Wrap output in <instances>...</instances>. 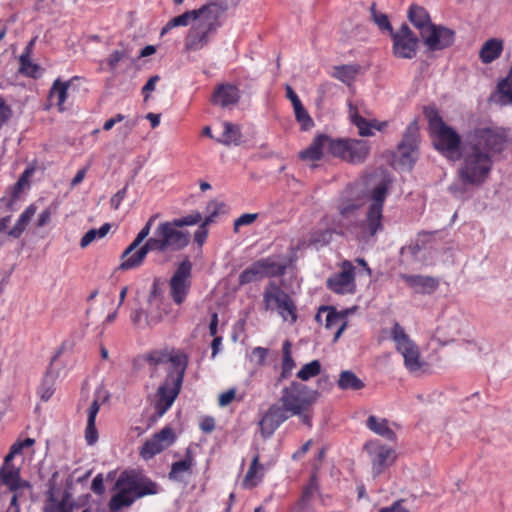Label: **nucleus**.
Instances as JSON below:
<instances>
[{"label": "nucleus", "mask_w": 512, "mask_h": 512, "mask_svg": "<svg viewBox=\"0 0 512 512\" xmlns=\"http://www.w3.org/2000/svg\"><path fill=\"white\" fill-rule=\"evenodd\" d=\"M148 308L145 310V324L149 327L160 323L166 312L161 310V302L157 297V286L153 285L152 291L148 297Z\"/></svg>", "instance_id": "obj_25"}, {"label": "nucleus", "mask_w": 512, "mask_h": 512, "mask_svg": "<svg viewBox=\"0 0 512 512\" xmlns=\"http://www.w3.org/2000/svg\"><path fill=\"white\" fill-rule=\"evenodd\" d=\"M69 87V82H60V80H56L50 90V97L57 99V106L59 110H64V103L67 99V91Z\"/></svg>", "instance_id": "obj_43"}, {"label": "nucleus", "mask_w": 512, "mask_h": 512, "mask_svg": "<svg viewBox=\"0 0 512 512\" xmlns=\"http://www.w3.org/2000/svg\"><path fill=\"white\" fill-rule=\"evenodd\" d=\"M367 427L375 434L382 436L388 440L395 438V433L388 426V421L384 418H378L374 415L368 417L366 422Z\"/></svg>", "instance_id": "obj_35"}, {"label": "nucleus", "mask_w": 512, "mask_h": 512, "mask_svg": "<svg viewBox=\"0 0 512 512\" xmlns=\"http://www.w3.org/2000/svg\"><path fill=\"white\" fill-rule=\"evenodd\" d=\"M175 441L176 435L173 429L166 426L143 444L140 455L145 460L152 459L155 455L170 447Z\"/></svg>", "instance_id": "obj_18"}, {"label": "nucleus", "mask_w": 512, "mask_h": 512, "mask_svg": "<svg viewBox=\"0 0 512 512\" xmlns=\"http://www.w3.org/2000/svg\"><path fill=\"white\" fill-rule=\"evenodd\" d=\"M364 450L370 458L372 472L375 476L380 475L396 459L395 450L382 444L379 440L368 441L364 445Z\"/></svg>", "instance_id": "obj_15"}, {"label": "nucleus", "mask_w": 512, "mask_h": 512, "mask_svg": "<svg viewBox=\"0 0 512 512\" xmlns=\"http://www.w3.org/2000/svg\"><path fill=\"white\" fill-rule=\"evenodd\" d=\"M148 240L154 251L160 253L176 252L188 245L190 235L186 231L179 230V227L173 221H165L156 227L152 237Z\"/></svg>", "instance_id": "obj_8"}, {"label": "nucleus", "mask_w": 512, "mask_h": 512, "mask_svg": "<svg viewBox=\"0 0 512 512\" xmlns=\"http://www.w3.org/2000/svg\"><path fill=\"white\" fill-rule=\"evenodd\" d=\"M353 270L352 265L345 262L343 270L328 279L327 285L329 289L338 294L354 293L356 285Z\"/></svg>", "instance_id": "obj_19"}, {"label": "nucleus", "mask_w": 512, "mask_h": 512, "mask_svg": "<svg viewBox=\"0 0 512 512\" xmlns=\"http://www.w3.org/2000/svg\"><path fill=\"white\" fill-rule=\"evenodd\" d=\"M172 221L174 222L175 225L181 228L183 226H191L200 223L202 221V215L199 212H193L187 216L174 219Z\"/></svg>", "instance_id": "obj_54"}, {"label": "nucleus", "mask_w": 512, "mask_h": 512, "mask_svg": "<svg viewBox=\"0 0 512 512\" xmlns=\"http://www.w3.org/2000/svg\"><path fill=\"white\" fill-rule=\"evenodd\" d=\"M388 188L389 181L387 179H382L368 194V199L371 203L366 214V219L360 226V236L363 239L374 236L383 228L382 212Z\"/></svg>", "instance_id": "obj_7"}, {"label": "nucleus", "mask_w": 512, "mask_h": 512, "mask_svg": "<svg viewBox=\"0 0 512 512\" xmlns=\"http://www.w3.org/2000/svg\"><path fill=\"white\" fill-rule=\"evenodd\" d=\"M150 377L165 374L164 381L159 385L155 395V412L162 417L173 405L180 393L184 374L187 368V357L174 350H155L146 354Z\"/></svg>", "instance_id": "obj_1"}, {"label": "nucleus", "mask_w": 512, "mask_h": 512, "mask_svg": "<svg viewBox=\"0 0 512 512\" xmlns=\"http://www.w3.org/2000/svg\"><path fill=\"white\" fill-rule=\"evenodd\" d=\"M267 355H268L267 348L255 347L250 354V361L257 365H263Z\"/></svg>", "instance_id": "obj_56"}, {"label": "nucleus", "mask_w": 512, "mask_h": 512, "mask_svg": "<svg viewBox=\"0 0 512 512\" xmlns=\"http://www.w3.org/2000/svg\"><path fill=\"white\" fill-rule=\"evenodd\" d=\"M263 303L266 310H279L284 320L291 317V321L296 320L295 305L279 286L274 282H270L263 293Z\"/></svg>", "instance_id": "obj_12"}, {"label": "nucleus", "mask_w": 512, "mask_h": 512, "mask_svg": "<svg viewBox=\"0 0 512 512\" xmlns=\"http://www.w3.org/2000/svg\"><path fill=\"white\" fill-rule=\"evenodd\" d=\"M360 71L359 65H342L334 67L332 76L341 82L350 85Z\"/></svg>", "instance_id": "obj_37"}, {"label": "nucleus", "mask_w": 512, "mask_h": 512, "mask_svg": "<svg viewBox=\"0 0 512 512\" xmlns=\"http://www.w3.org/2000/svg\"><path fill=\"white\" fill-rule=\"evenodd\" d=\"M293 109L296 120L301 124L303 130H308L311 127H313L314 122L310 115L308 114L307 110L302 105V103L293 107Z\"/></svg>", "instance_id": "obj_48"}, {"label": "nucleus", "mask_w": 512, "mask_h": 512, "mask_svg": "<svg viewBox=\"0 0 512 512\" xmlns=\"http://www.w3.org/2000/svg\"><path fill=\"white\" fill-rule=\"evenodd\" d=\"M20 72L30 76V77H36L37 71H38V65L32 63L30 61L29 52L23 53L20 56Z\"/></svg>", "instance_id": "obj_50"}, {"label": "nucleus", "mask_w": 512, "mask_h": 512, "mask_svg": "<svg viewBox=\"0 0 512 512\" xmlns=\"http://www.w3.org/2000/svg\"><path fill=\"white\" fill-rule=\"evenodd\" d=\"M99 404H98V401L95 399L89 409H88V417H87V427H86V431H85V439H86V442L89 444V445H93L97 442L98 440V433H97V429H96V426H95V419H96V416L99 412Z\"/></svg>", "instance_id": "obj_34"}, {"label": "nucleus", "mask_w": 512, "mask_h": 512, "mask_svg": "<svg viewBox=\"0 0 512 512\" xmlns=\"http://www.w3.org/2000/svg\"><path fill=\"white\" fill-rule=\"evenodd\" d=\"M237 0H219L200 19L192 24L184 39L185 52H197L209 45L222 25V18Z\"/></svg>", "instance_id": "obj_3"}, {"label": "nucleus", "mask_w": 512, "mask_h": 512, "mask_svg": "<svg viewBox=\"0 0 512 512\" xmlns=\"http://www.w3.org/2000/svg\"><path fill=\"white\" fill-rule=\"evenodd\" d=\"M158 217V214H155L151 216L148 221L145 223L143 228L139 231L135 239L131 242V244L128 246V251L132 249H137L143 241L149 236L151 228L153 226L154 221Z\"/></svg>", "instance_id": "obj_45"}, {"label": "nucleus", "mask_w": 512, "mask_h": 512, "mask_svg": "<svg viewBox=\"0 0 512 512\" xmlns=\"http://www.w3.org/2000/svg\"><path fill=\"white\" fill-rule=\"evenodd\" d=\"M400 277L417 293L430 294L439 286V280L431 276L401 274Z\"/></svg>", "instance_id": "obj_24"}, {"label": "nucleus", "mask_w": 512, "mask_h": 512, "mask_svg": "<svg viewBox=\"0 0 512 512\" xmlns=\"http://www.w3.org/2000/svg\"><path fill=\"white\" fill-rule=\"evenodd\" d=\"M192 265L189 261L181 262L169 281V293L176 305H181L191 288Z\"/></svg>", "instance_id": "obj_14"}, {"label": "nucleus", "mask_w": 512, "mask_h": 512, "mask_svg": "<svg viewBox=\"0 0 512 512\" xmlns=\"http://www.w3.org/2000/svg\"><path fill=\"white\" fill-rule=\"evenodd\" d=\"M427 116L429 128L434 138L435 148L448 158L454 159L458 157L461 143L458 133L453 128L446 125L437 112L430 111Z\"/></svg>", "instance_id": "obj_9"}, {"label": "nucleus", "mask_w": 512, "mask_h": 512, "mask_svg": "<svg viewBox=\"0 0 512 512\" xmlns=\"http://www.w3.org/2000/svg\"><path fill=\"white\" fill-rule=\"evenodd\" d=\"M54 393V381L51 376L46 375L39 388V395L42 400L48 401Z\"/></svg>", "instance_id": "obj_52"}, {"label": "nucleus", "mask_w": 512, "mask_h": 512, "mask_svg": "<svg viewBox=\"0 0 512 512\" xmlns=\"http://www.w3.org/2000/svg\"><path fill=\"white\" fill-rule=\"evenodd\" d=\"M0 479L12 491L22 487H29L28 483L21 481L19 468L15 467L11 462H6V459H4V464L0 470Z\"/></svg>", "instance_id": "obj_26"}, {"label": "nucleus", "mask_w": 512, "mask_h": 512, "mask_svg": "<svg viewBox=\"0 0 512 512\" xmlns=\"http://www.w3.org/2000/svg\"><path fill=\"white\" fill-rule=\"evenodd\" d=\"M46 512H73V502L69 493L50 487L45 502Z\"/></svg>", "instance_id": "obj_21"}, {"label": "nucleus", "mask_w": 512, "mask_h": 512, "mask_svg": "<svg viewBox=\"0 0 512 512\" xmlns=\"http://www.w3.org/2000/svg\"><path fill=\"white\" fill-rule=\"evenodd\" d=\"M143 315L145 316V311L143 309H136L134 311H132L131 313V321L132 323L138 327V328H146L148 327L146 324H145V318L143 319Z\"/></svg>", "instance_id": "obj_58"}, {"label": "nucleus", "mask_w": 512, "mask_h": 512, "mask_svg": "<svg viewBox=\"0 0 512 512\" xmlns=\"http://www.w3.org/2000/svg\"><path fill=\"white\" fill-rule=\"evenodd\" d=\"M23 444L21 441L15 442L11 447L9 453L5 456L6 462H11L12 459L20 454L23 450Z\"/></svg>", "instance_id": "obj_63"}, {"label": "nucleus", "mask_w": 512, "mask_h": 512, "mask_svg": "<svg viewBox=\"0 0 512 512\" xmlns=\"http://www.w3.org/2000/svg\"><path fill=\"white\" fill-rule=\"evenodd\" d=\"M316 491H317V482L315 480V477L312 476L310 483L303 491L302 501H304V502L308 501Z\"/></svg>", "instance_id": "obj_62"}, {"label": "nucleus", "mask_w": 512, "mask_h": 512, "mask_svg": "<svg viewBox=\"0 0 512 512\" xmlns=\"http://www.w3.org/2000/svg\"><path fill=\"white\" fill-rule=\"evenodd\" d=\"M326 142L327 135H318L306 149L300 152V157L308 161L320 160L327 154Z\"/></svg>", "instance_id": "obj_29"}, {"label": "nucleus", "mask_w": 512, "mask_h": 512, "mask_svg": "<svg viewBox=\"0 0 512 512\" xmlns=\"http://www.w3.org/2000/svg\"><path fill=\"white\" fill-rule=\"evenodd\" d=\"M239 99L240 92L236 86L221 84L215 89L211 100L215 105H219L222 108H229L230 106L236 105Z\"/></svg>", "instance_id": "obj_22"}, {"label": "nucleus", "mask_w": 512, "mask_h": 512, "mask_svg": "<svg viewBox=\"0 0 512 512\" xmlns=\"http://www.w3.org/2000/svg\"><path fill=\"white\" fill-rule=\"evenodd\" d=\"M400 154V163L404 167L411 168L417 158V149L398 148Z\"/></svg>", "instance_id": "obj_51"}, {"label": "nucleus", "mask_w": 512, "mask_h": 512, "mask_svg": "<svg viewBox=\"0 0 512 512\" xmlns=\"http://www.w3.org/2000/svg\"><path fill=\"white\" fill-rule=\"evenodd\" d=\"M225 205L222 202L218 201H210L206 207L207 215L203 219L204 225H209L214 222V219L220 214L224 212Z\"/></svg>", "instance_id": "obj_47"}, {"label": "nucleus", "mask_w": 512, "mask_h": 512, "mask_svg": "<svg viewBox=\"0 0 512 512\" xmlns=\"http://www.w3.org/2000/svg\"><path fill=\"white\" fill-rule=\"evenodd\" d=\"M420 37L429 51H438L454 43L455 32L445 26L432 24Z\"/></svg>", "instance_id": "obj_17"}, {"label": "nucleus", "mask_w": 512, "mask_h": 512, "mask_svg": "<svg viewBox=\"0 0 512 512\" xmlns=\"http://www.w3.org/2000/svg\"><path fill=\"white\" fill-rule=\"evenodd\" d=\"M321 372V364L318 360H313L305 364L297 373V377L302 381H307L317 376Z\"/></svg>", "instance_id": "obj_46"}, {"label": "nucleus", "mask_w": 512, "mask_h": 512, "mask_svg": "<svg viewBox=\"0 0 512 512\" xmlns=\"http://www.w3.org/2000/svg\"><path fill=\"white\" fill-rule=\"evenodd\" d=\"M151 251L154 250L148 239L145 242V244H143L142 246L140 245L137 249H132L128 251L127 247L121 255L122 262L119 268L121 270H130L141 266L147 254Z\"/></svg>", "instance_id": "obj_20"}, {"label": "nucleus", "mask_w": 512, "mask_h": 512, "mask_svg": "<svg viewBox=\"0 0 512 512\" xmlns=\"http://www.w3.org/2000/svg\"><path fill=\"white\" fill-rule=\"evenodd\" d=\"M393 53L396 57L402 59H412L415 57L418 46V38L408 27L403 24L398 31L392 32Z\"/></svg>", "instance_id": "obj_16"}, {"label": "nucleus", "mask_w": 512, "mask_h": 512, "mask_svg": "<svg viewBox=\"0 0 512 512\" xmlns=\"http://www.w3.org/2000/svg\"><path fill=\"white\" fill-rule=\"evenodd\" d=\"M338 386L343 390H360L364 387V383L352 371H342L339 379Z\"/></svg>", "instance_id": "obj_40"}, {"label": "nucleus", "mask_w": 512, "mask_h": 512, "mask_svg": "<svg viewBox=\"0 0 512 512\" xmlns=\"http://www.w3.org/2000/svg\"><path fill=\"white\" fill-rule=\"evenodd\" d=\"M117 490L109 502L112 512L129 507L137 498L157 493V485L134 472H123L115 484Z\"/></svg>", "instance_id": "obj_5"}, {"label": "nucleus", "mask_w": 512, "mask_h": 512, "mask_svg": "<svg viewBox=\"0 0 512 512\" xmlns=\"http://www.w3.org/2000/svg\"><path fill=\"white\" fill-rule=\"evenodd\" d=\"M350 118H351V121L353 122V124L359 129V134L361 136H370V135H372L371 128L381 130L382 126L384 125V124L377 125L376 121L368 122L366 119H364L363 117H361L358 114L356 108H354L351 104H350Z\"/></svg>", "instance_id": "obj_36"}, {"label": "nucleus", "mask_w": 512, "mask_h": 512, "mask_svg": "<svg viewBox=\"0 0 512 512\" xmlns=\"http://www.w3.org/2000/svg\"><path fill=\"white\" fill-rule=\"evenodd\" d=\"M257 217L258 215L255 213H246L241 215L234 221V231L238 232L241 226L252 224L257 219Z\"/></svg>", "instance_id": "obj_57"}, {"label": "nucleus", "mask_w": 512, "mask_h": 512, "mask_svg": "<svg viewBox=\"0 0 512 512\" xmlns=\"http://www.w3.org/2000/svg\"><path fill=\"white\" fill-rule=\"evenodd\" d=\"M502 50V41L493 38L483 44L479 57L483 63L487 64L497 59L501 55Z\"/></svg>", "instance_id": "obj_33"}, {"label": "nucleus", "mask_w": 512, "mask_h": 512, "mask_svg": "<svg viewBox=\"0 0 512 512\" xmlns=\"http://www.w3.org/2000/svg\"><path fill=\"white\" fill-rule=\"evenodd\" d=\"M110 228V224L105 223L99 229H91L87 231L80 241L81 248H86L96 239L104 238L108 234Z\"/></svg>", "instance_id": "obj_44"}, {"label": "nucleus", "mask_w": 512, "mask_h": 512, "mask_svg": "<svg viewBox=\"0 0 512 512\" xmlns=\"http://www.w3.org/2000/svg\"><path fill=\"white\" fill-rule=\"evenodd\" d=\"M419 143V132L418 127L415 122L411 123L403 136L401 143L398 145V148H409L418 149Z\"/></svg>", "instance_id": "obj_42"}, {"label": "nucleus", "mask_w": 512, "mask_h": 512, "mask_svg": "<svg viewBox=\"0 0 512 512\" xmlns=\"http://www.w3.org/2000/svg\"><path fill=\"white\" fill-rule=\"evenodd\" d=\"M127 193V186L119 190L116 194H114L110 199V205L114 210H117L123 199L125 198Z\"/></svg>", "instance_id": "obj_60"}, {"label": "nucleus", "mask_w": 512, "mask_h": 512, "mask_svg": "<svg viewBox=\"0 0 512 512\" xmlns=\"http://www.w3.org/2000/svg\"><path fill=\"white\" fill-rule=\"evenodd\" d=\"M236 397V390L229 389L226 392H223L219 395L218 403L220 407H225L229 405Z\"/></svg>", "instance_id": "obj_59"}, {"label": "nucleus", "mask_w": 512, "mask_h": 512, "mask_svg": "<svg viewBox=\"0 0 512 512\" xmlns=\"http://www.w3.org/2000/svg\"><path fill=\"white\" fill-rule=\"evenodd\" d=\"M206 226L207 225H204V221H202V223L200 224V226L198 227L194 234V240L199 245H202L207 238L208 231L206 229Z\"/></svg>", "instance_id": "obj_61"}, {"label": "nucleus", "mask_w": 512, "mask_h": 512, "mask_svg": "<svg viewBox=\"0 0 512 512\" xmlns=\"http://www.w3.org/2000/svg\"><path fill=\"white\" fill-rule=\"evenodd\" d=\"M327 154L351 163L364 161L369 153L367 142L362 140L332 139L327 136Z\"/></svg>", "instance_id": "obj_11"}, {"label": "nucleus", "mask_w": 512, "mask_h": 512, "mask_svg": "<svg viewBox=\"0 0 512 512\" xmlns=\"http://www.w3.org/2000/svg\"><path fill=\"white\" fill-rule=\"evenodd\" d=\"M282 352H283L282 371H281V375L279 377V381H281L282 379L288 378L291 375L292 370L295 367V362L291 355V343L288 340L284 342Z\"/></svg>", "instance_id": "obj_41"}, {"label": "nucleus", "mask_w": 512, "mask_h": 512, "mask_svg": "<svg viewBox=\"0 0 512 512\" xmlns=\"http://www.w3.org/2000/svg\"><path fill=\"white\" fill-rule=\"evenodd\" d=\"M509 141V130L495 125L477 127L469 133L465 140L471 146L488 152L491 158L494 154L502 152Z\"/></svg>", "instance_id": "obj_6"}, {"label": "nucleus", "mask_w": 512, "mask_h": 512, "mask_svg": "<svg viewBox=\"0 0 512 512\" xmlns=\"http://www.w3.org/2000/svg\"><path fill=\"white\" fill-rule=\"evenodd\" d=\"M224 131L222 137L217 139L218 143L229 146L238 145L241 139L240 128L230 122L223 123Z\"/></svg>", "instance_id": "obj_38"}, {"label": "nucleus", "mask_w": 512, "mask_h": 512, "mask_svg": "<svg viewBox=\"0 0 512 512\" xmlns=\"http://www.w3.org/2000/svg\"><path fill=\"white\" fill-rule=\"evenodd\" d=\"M323 313H325V327L327 329L337 328L334 335V340L336 341L346 328L347 322L345 316L336 312L334 309L324 308L317 314L316 318L318 321H321Z\"/></svg>", "instance_id": "obj_27"}, {"label": "nucleus", "mask_w": 512, "mask_h": 512, "mask_svg": "<svg viewBox=\"0 0 512 512\" xmlns=\"http://www.w3.org/2000/svg\"><path fill=\"white\" fill-rule=\"evenodd\" d=\"M391 336L396 345V350L402 355L405 368L413 374L424 372L428 364L422 358L419 347L410 339L406 334L404 328L398 323H395Z\"/></svg>", "instance_id": "obj_10"}, {"label": "nucleus", "mask_w": 512, "mask_h": 512, "mask_svg": "<svg viewBox=\"0 0 512 512\" xmlns=\"http://www.w3.org/2000/svg\"><path fill=\"white\" fill-rule=\"evenodd\" d=\"M11 110L5 103L4 99L0 97V125L8 120L10 117Z\"/></svg>", "instance_id": "obj_64"}, {"label": "nucleus", "mask_w": 512, "mask_h": 512, "mask_svg": "<svg viewBox=\"0 0 512 512\" xmlns=\"http://www.w3.org/2000/svg\"><path fill=\"white\" fill-rule=\"evenodd\" d=\"M319 397L316 390L309 389L306 385L293 381L282 390L279 404H273L260 420V430L264 437H269L273 432L291 416H298L301 422L311 426V407Z\"/></svg>", "instance_id": "obj_2"}, {"label": "nucleus", "mask_w": 512, "mask_h": 512, "mask_svg": "<svg viewBox=\"0 0 512 512\" xmlns=\"http://www.w3.org/2000/svg\"><path fill=\"white\" fill-rule=\"evenodd\" d=\"M35 213L36 207L34 205L27 207L26 210L20 215L15 226L8 232V234L13 238H19Z\"/></svg>", "instance_id": "obj_39"}, {"label": "nucleus", "mask_w": 512, "mask_h": 512, "mask_svg": "<svg viewBox=\"0 0 512 512\" xmlns=\"http://www.w3.org/2000/svg\"><path fill=\"white\" fill-rule=\"evenodd\" d=\"M285 267L269 259H261L241 272L239 275V284L246 285L252 282L261 281L266 277L283 275Z\"/></svg>", "instance_id": "obj_13"}, {"label": "nucleus", "mask_w": 512, "mask_h": 512, "mask_svg": "<svg viewBox=\"0 0 512 512\" xmlns=\"http://www.w3.org/2000/svg\"><path fill=\"white\" fill-rule=\"evenodd\" d=\"M361 184L357 183L350 187L347 191L349 198L347 200H342L339 204V213L341 216V221L344 220H351L355 216L356 211L360 207V203L357 201H354L351 197L358 194V192L361 190Z\"/></svg>", "instance_id": "obj_28"}, {"label": "nucleus", "mask_w": 512, "mask_h": 512, "mask_svg": "<svg viewBox=\"0 0 512 512\" xmlns=\"http://www.w3.org/2000/svg\"><path fill=\"white\" fill-rule=\"evenodd\" d=\"M259 461L260 457L258 454H256L253 457L251 465L243 480V486L245 488H253L262 480L264 474V466L260 464Z\"/></svg>", "instance_id": "obj_32"}, {"label": "nucleus", "mask_w": 512, "mask_h": 512, "mask_svg": "<svg viewBox=\"0 0 512 512\" xmlns=\"http://www.w3.org/2000/svg\"><path fill=\"white\" fill-rule=\"evenodd\" d=\"M408 19L419 30L420 36L433 24L428 12L418 5H412L409 8Z\"/></svg>", "instance_id": "obj_30"}, {"label": "nucleus", "mask_w": 512, "mask_h": 512, "mask_svg": "<svg viewBox=\"0 0 512 512\" xmlns=\"http://www.w3.org/2000/svg\"><path fill=\"white\" fill-rule=\"evenodd\" d=\"M372 16L374 22L378 25V27L382 30H387L392 33V26L388 20V17L385 14H378L375 10V5L373 4L371 7Z\"/></svg>", "instance_id": "obj_55"}, {"label": "nucleus", "mask_w": 512, "mask_h": 512, "mask_svg": "<svg viewBox=\"0 0 512 512\" xmlns=\"http://www.w3.org/2000/svg\"><path fill=\"white\" fill-rule=\"evenodd\" d=\"M461 327L462 324L459 319H449L436 328L433 334V339L440 345H448L461 333Z\"/></svg>", "instance_id": "obj_23"}, {"label": "nucleus", "mask_w": 512, "mask_h": 512, "mask_svg": "<svg viewBox=\"0 0 512 512\" xmlns=\"http://www.w3.org/2000/svg\"><path fill=\"white\" fill-rule=\"evenodd\" d=\"M493 160L488 152L464 142L461 146L458 177L464 185L480 186L492 170Z\"/></svg>", "instance_id": "obj_4"}, {"label": "nucleus", "mask_w": 512, "mask_h": 512, "mask_svg": "<svg viewBox=\"0 0 512 512\" xmlns=\"http://www.w3.org/2000/svg\"><path fill=\"white\" fill-rule=\"evenodd\" d=\"M126 58H128V55L125 50H115L107 57L106 64L108 65L109 70L114 72L118 63Z\"/></svg>", "instance_id": "obj_53"}, {"label": "nucleus", "mask_w": 512, "mask_h": 512, "mask_svg": "<svg viewBox=\"0 0 512 512\" xmlns=\"http://www.w3.org/2000/svg\"><path fill=\"white\" fill-rule=\"evenodd\" d=\"M194 465V458L190 450L186 452L183 460L174 462L171 466L169 478L175 481H184L186 474H191V469Z\"/></svg>", "instance_id": "obj_31"}, {"label": "nucleus", "mask_w": 512, "mask_h": 512, "mask_svg": "<svg viewBox=\"0 0 512 512\" xmlns=\"http://www.w3.org/2000/svg\"><path fill=\"white\" fill-rule=\"evenodd\" d=\"M427 236H428L427 233H420L418 235V239L416 240V242L403 247L401 249V253L403 255H409L410 257L416 259L418 257L419 252L423 249L424 244H425V241L422 240L421 238L422 237L425 238Z\"/></svg>", "instance_id": "obj_49"}]
</instances>
